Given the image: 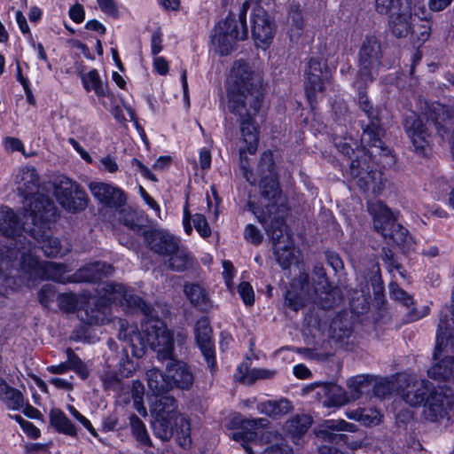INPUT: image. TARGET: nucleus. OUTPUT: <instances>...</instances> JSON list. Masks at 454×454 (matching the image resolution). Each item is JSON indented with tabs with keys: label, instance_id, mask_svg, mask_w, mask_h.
Wrapping results in <instances>:
<instances>
[{
	"label": "nucleus",
	"instance_id": "1",
	"mask_svg": "<svg viewBox=\"0 0 454 454\" xmlns=\"http://www.w3.org/2000/svg\"><path fill=\"white\" fill-rule=\"evenodd\" d=\"M104 289L109 301L139 309L144 315L141 330L145 336L138 332L137 325L125 326L123 323L121 324L119 339L124 342L123 351L126 356L130 353L140 358L149 345L157 353L158 360L164 362L169 358L174 349V334L154 314L153 308L122 284L106 283Z\"/></svg>",
	"mask_w": 454,
	"mask_h": 454
},
{
	"label": "nucleus",
	"instance_id": "2",
	"mask_svg": "<svg viewBox=\"0 0 454 454\" xmlns=\"http://www.w3.org/2000/svg\"><path fill=\"white\" fill-rule=\"evenodd\" d=\"M228 109L238 115L241 135L249 142L248 150L256 149V129L254 117L259 112L263 101L261 76L248 63L237 60L233 63L227 81Z\"/></svg>",
	"mask_w": 454,
	"mask_h": 454
},
{
	"label": "nucleus",
	"instance_id": "3",
	"mask_svg": "<svg viewBox=\"0 0 454 454\" xmlns=\"http://www.w3.org/2000/svg\"><path fill=\"white\" fill-rule=\"evenodd\" d=\"M29 213L25 210L24 223L21 224L15 212L7 207L0 208V234L7 239V243L0 247V296H4L9 289H13L17 285L16 278L12 275V270L16 265L20 252L29 251L32 244L26 235H29L25 230V224Z\"/></svg>",
	"mask_w": 454,
	"mask_h": 454
},
{
	"label": "nucleus",
	"instance_id": "4",
	"mask_svg": "<svg viewBox=\"0 0 454 454\" xmlns=\"http://www.w3.org/2000/svg\"><path fill=\"white\" fill-rule=\"evenodd\" d=\"M152 427L156 437L168 441L176 434V439L184 449L192 445L190 420L178 411L177 400L171 395H162L153 403Z\"/></svg>",
	"mask_w": 454,
	"mask_h": 454
},
{
	"label": "nucleus",
	"instance_id": "5",
	"mask_svg": "<svg viewBox=\"0 0 454 454\" xmlns=\"http://www.w3.org/2000/svg\"><path fill=\"white\" fill-rule=\"evenodd\" d=\"M28 211L27 220L31 219V224L27 222L24 230L41 244L44 254L48 257H62L68 254L71 250L68 243L63 245L58 238L48 235L50 224L57 215L54 202L43 198L31 203Z\"/></svg>",
	"mask_w": 454,
	"mask_h": 454
},
{
	"label": "nucleus",
	"instance_id": "6",
	"mask_svg": "<svg viewBox=\"0 0 454 454\" xmlns=\"http://www.w3.org/2000/svg\"><path fill=\"white\" fill-rule=\"evenodd\" d=\"M260 196L257 203L250 200L248 206L257 220L265 226L272 223L276 216L284 219L286 200L282 195L278 177L262 178L259 182Z\"/></svg>",
	"mask_w": 454,
	"mask_h": 454
},
{
	"label": "nucleus",
	"instance_id": "7",
	"mask_svg": "<svg viewBox=\"0 0 454 454\" xmlns=\"http://www.w3.org/2000/svg\"><path fill=\"white\" fill-rule=\"evenodd\" d=\"M250 7L248 1H244L239 10V28L233 17H227L217 23L212 32V43L221 55L230 54L236 47L237 42L247 37V12Z\"/></svg>",
	"mask_w": 454,
	"mask_h": 454
},
{
	"label": "nucleus",
	"instance_id": "8",
	"mask_svg": "<svg viewBox=\"0 0 454 454\" xmlns=\"http://www.w3.org/2000/svg\"><path fill=\"white\" fill-rule=\"evenodd\" d=\"M14 270L21 271L28 275V280L45 279L55 282L65 283V274L68 271L67 266L54 262H39L32 254V248L29 251L20 252V258L18 259Z\"/></svg>",
	"mask_w": 454,
	"mask_h": 454
},
{
	"label": "nucleus",
	"instance_id": "9",
	"mask_svg": "<svg viewBox=\"0 0 454 454\" xmlns=\"http://www.w3.org/2000/svg\"><path fill=\"white\" fill-rule=\"evenodd\" d=\"M53 193L59 204L68 213H80L87 207L90 199L84 189L66 176L53 180Z\"/></svg>",
	"mask_w": 454,
	"mask_h": 454
},
{
	"label": "nucleus",
	"instance_id": "10",
	"mask_svg": "<svg viewBox=\"0 0 454 454\" xmlns=\"http://www.w3.org/2000/svg\"><path fill=\"white\" fill-rule=\"evenodd\" d=\"M379 212L374 215V229L380 232L388 244H395L403 250H408L413 245L412 238L408 231L396 220L391 210L382 205H378Z\"/></svg>",
	"mask_w": 454,
	"mask_h": 454
},
{
	"label": "nucleus",
	"instance_id": "11",
	"mask_svg": "<svg viewBox=\"0 0 454 454\" xmlns=\"http://www.w3.org/2000/svg\"><path fill=\"white\" fill-rule=\"evenodd\" d=\"M381 42L375 35H367L358 52L357 78L364 83L373 81L381 65Z\"/></svg>",
	"mask_w": 454,
	"mask_h": 454
},
{
	"label": "nucleus",
	"instance_id": "12",
	"mask_svg": "<svg viewBox=\"0 0 454 454\" xmlns=\"http://www.w3.org/2000/svg\"><path fill=\"white\" fill-rule=\"evenodd\" d=\"M268 422V419L263 418L244 420L241 429L232 433L231 438L236 442H240L247 454H255L257 450H254V447L258 444L254 442L253 446H250L247 443L254 441L256 433L248 428L256 429L263 427L267 426ZM260 454H293V450L288 445L284 443L282 439H279L275 444L268 446Z\"/></svg>",
	"mask_w": 454,
	"mask_h": 454
},
{
	"label": "nucleus",
	"instance_id": "13",
	"mask_svg": "<svg viewBox=\"0 0 454 454\" xmlns=\"http://www.w3.org/2000/svg\"><path fill=\"white\" fill-rule=\"evenodd\" d=\"M264 229L272 240L278 262L283 269L289 268L295 259V254L293 240L286 233L285 220L281 216H276L272 223Z\"/></svg>",
	"mask_w": 454,
	"mask_h": 454
},
{
	"label": "nucleus",
	"instance_id": "14",
	"mask_svg": "<svg viewBox=\"0 0 454 454\" xmlns=\"http://www.w3.org/2000/svg\"><path fill=\"white\" fill-rule=\"evenodd\" d=\"M356 184L364 192L372 190L374 194L381 192L385 186L382 174L380 171L372 170L367 162L365 153L364 156H356L349 164L348 171Z\"/></svg>",
	"mask_w": 454,
	"mask_h": 454
},
{
	"label": "nucleus",
	"instance_id": "15",
	"mask_svg": "<svg viewBox=\"0 0 454 454\" xmlns=\"http://www.w3.org/2000/svg\"><path fill=\"white\" fill-rule=\"evenodd\" d=\"M454 335L447 337L442 345L438 343V333L436 334V346L434 352V358L439 360L428 370L430 378L438 380L451 381L454 376Z\"/></svg>",
	"mask_w": 454,
	"mask_h": 454
},
{
	"label": "nucleus",
	"instance_id": "16",
	"mask_svg": "<svg viewBox=\"0 0 454 454\" xmlns=\"http://www.w3.org/2000/svg\"><path fill=\"white\" fill-rule=\"evenodd\" d=\"M454 407V394L450 389L432 387L424 404L423 416L427 420L436 422L450 417Z\"/></svg>",
	"mask_w": 454,
	"mask_h": 454
},
{
	"label": "nucleus",
	"instance_id": "17",
	"mask_svg": "<svg viewBox=\"0 0 454 454\" xmlns=\"http://www.w3.org/2000/svg\"><path fill=\"white\" fill-rule=\"evenodd\" d=\"M305 90L310 104L316 101L317 92H323L331 82V71L322 59H310L306 70Z\"/></svg>",
	"mask_w": 454,
	"mask_h": 454
},
{
	"label": "nucleus",
	"instance_id": "18",
	"mask_svg": "<svg viewBox=\"0 0 454 454\" xmlns=\"http://www.w3.org/2000/svg\"><path fill=\"white\" fill-rule=\"evenodd\" d=\"M17 189L21 196L26 199L24 209L28 213L31 203L43 198L51 200L47 195L39 192V176L33 167L22 168L16 176Z\"/></svg>",
	"mask_w": 454,
	"mask_h": 454
},
{
	"label": "nucleus",
	"instance_id": "19",
	"mask_svg": "<svg viewBox=\"0 0 454 454\" xmlns=\"http://www.w3.org/2000/svg\"><path fill=\"white\" fill-rule=\"evenodd\" d=\"M88 188L93 198L105 207L117 209L126 203L123 191L112 184L90 182Z\"/></svg>",
	"mask_w": 454,
	"mask_h": 454
},
{
	"label": "nucleus",
	"instance_id": "20",
	"mask_svg": "<svg viewBox=\"0 0 454 454\" xmlns=\"http://www.w3.org/2000/svg\"><path fill=\"white\" fill-rule=\"evenodd\" d=\"M166 365L167 377H168L171 388L176 387L181 390H189L194 382V375L190 366L183 361L174 358V350Z\"/></svg>",
	"mask_w": 454,
	"mask_h": 454
},
{
	"label": "nucleus",
	"instance_id": "21",
	"mask_svg": "<svg viewBox=\"0 0 454 454\" xmlns=\"http://www.w3.org/2000/svg\"><path fill=\"white\" fill-rule=\"evenodd\" d=\"M404 129L414 150L419 154H426L430 145V134L422 120L411 113L404 119Z\"/></svg>",
	"mask_w": 454,
	"mask_h": 454
},
{
	"label": "nucleus",
	"instance_id": "22",
	"mask_svg": "<svg viewBox=\"0 0 454 454\" xmlns=\"http://www.w3.org/2000/svg\"><path fill=\"white\" fill-rule=\"evenodd\" d=\"M252 35L257 46L268 45L274 35V25L262 7H255L252 12Z\"/></svg>",
	"mask_w": 454,
	"mask_h": 454
},
{
	"label": "nucleus",
	"instance_id": "23",
	"mask_svg": "<svg viewBox=\"0 0 454 454\" xmlns=\"http://www.w3.org/2000/svg\"><path fill=\"white\" fill-rule=\"evenodd\" d=\"M427 120L432 121L437 130L438 135L448 140L451 144V149L454 147V128L452 129L451 112L441 104H434L430 106L427 114Z\"/></svg>",
	"mask_w": 454,
	"mask_h": 454
},
{
	"label": "nucleus",
	"instance_id": "24",
	"mask_svg": "<svg viewBox=\"0 0 454 454\" xmlns=\"http://www.w3.org/2000/svg\"><path fill=\"white\" fill-rule=\"evenodd\" d=\"M368 123L363 125V133L361 136V142L364 146L373 148V151H369L370 157L376 154L387 156L390 153L389 149L385 146L382 141L384 135L383 129L380 128L378 117L368 119Z\"/></svg>",
	"mask_w": 454,
	"mask_h": 454
},
{
	"label": "nucleus",
	"instance_id": "25",
	"mask_svg": "<svg viewBox=\"0 0 454 454\" xmlns=\"http://www.w3.org/2000/svg\"><path fill=\"white\" fill-rule=\"evenodd\" d=\"M400 381L406 383L402 390V398L411 406H419L425 404L433 385L426 380H417L414 377L400 379Z\"/></svg>",
	"mask_w": 454,
	"mask_h": 454
},
{
	"label": "nucleus",
	"instance_id": "26",
	"mask_svg": "<svg viewBox=\"0 0 454 454\" xmlns=\"http://www.w3.org/2000/svg\"><path fill=\"white\" fill-rule=\"evenodd\" d=\"M147 247L155 254L165 256L173 253L179 245L178 240L163 230H150L143 231Z\"/></svg>",
	"mask_w": 454,
	"mask_h": 454
},
{
	"label": "nucleus",
	"instance_id": "27",
	"mask_svg": "<svg viewBox=\"0 0 454 454\" xmlns=\"http://www.w3.org/2000/svg\"><path fill=\"white\" fill-rule=\"evenodd\" d=\"M212 329L207 318L202 317L198 320L195 326V335L197 344L200 347L208 366L214 369L215 365V353L212 343Z\"/></svg>",
	"mask_w": 454,
	"mask_h": 454
},
{
	"label": "nucleus",
	"instance_id": "28",
	"mask_svg": "<svg viewBox=\"0 0 454 454\" xmlns=\"http://www.w3.org/2000/svg\"><path fill=\"white\" fill-rule=\"evenodd\" d=\"M318 394H322L325 397L323 401L325 407H341L352 401L349 394L336 384L322 386Z\"/></svg>",
	"mask_w": 454,
	"mask_h": 454
},
{
	"label": "nucleus",
	"instance_id": "29",
	"mask_svg": "<svg viewBox=\"0 0 454 454\" xmlns=\"http://www.w3.org/2000/svg\"><path fill=\"white\" fill-rule=\"evenodd\" d=\"M113 267L106 262H96L84 266L75 273L76 278L84 282H96L111 275Z\"/></svg>",
	"mask_w": 454,
	"mask_h": 454
},
{
	"label": "nucleus",
	"instance_id": "30",
	"mask_svg": "<svg viewBox=\"0 0 454 454\" xmlns=\"http://www.w3.org/2000/svg\"><path fill=\"white\" fill-rule=\"evenodd\" d=\"M145 380L148 389L153 395H163L172 389L166 371L163 374L157 368L147 370L145 372Z\"/></svg>",
	"mask_w": 454,
	"mask_h": 454
},
{
	"label": "nucleus",
	"instance_id": "31",
	"mask_svg": "<svg viewBox=\"0 0 454 454\" xmlns=\"http://www.w3.org/2000/svg\"><path fill=\"white\" fill-rule=\"evenodd\" d=\"M416 20L418 19L407 11L396 12L395 14L390 15L389 26L393 35L398 38L406 37L410 35Z\"/></svg>",
	"mask_w": 454,
	"mask_h": 454
},
{
	"label": "nucleus",
	"instance_id": "32",
	"mask_svg": "<svg viewBox=\"0 0 454 454\" xmlns=\"http://www.w3.org/2000/svg\"><path fill=\"white\" fill-rule=\"evenodd\" d=\"M107 309L101 302H89L83 309L78 311V317L87 325H102L108 321Z\"/></svg>",
	"mask_w": 454,
	"mask_h": 454
},
{
	"label": "nucleus",
	"instance_id": "33",
	"mask_svg": "<svg viewBox=\"0 0 454 454\" xmlns=\"http://www.w3.org/2000/svg\"><path fill=\"white\" fill-rule=\"evenodd\" d=\"M184 292L191 303L202 311L213 308V303L207 290L198 284H185Z\"/></svg>",
	"mask_w": 454,
	"mask_h": 454
},
{
	"label": "nucleus",
	"instance_id": "34",
	"mask_svg": "<svg viewBox=\"0 0 454 454\" xmlns=\"http://www.w3.org/2000/svg\"><path fill=\"white\" fill-rule=\"evenodd\" d=\"M451 306L442 309L438 324V343L442 345L444 339L454 336V287L451 294Z\"/></svg>",
	"mask_w": 454,
	"mask_h": 454
},
{
	"label": "nucleus",
	"instance_id": "35",
	"mask_svg": "<svg viewBox=\"0 0 454 454\" xmlns=\"http://www.w3.org/2000/svg\"><path fill=\"white\" fill-rule=\"evenodd\" d=\"M0 400L8 409L19 411L24 407L22 393L12 387L4 379H0Z\"/></svg>",
	"mask_w": 454,
	"mask_h": 454
},
{
	"label": "nucleus",
	"instance_id": "36",
	"mask_svg": "<svg viewBox=\"0 0 454 454\" xmlns=\"http://www.w3.org/2000/svg\"><path fill=\"white\" fill-rule=\"evenodd\" d=\"M356 426L352 423H348L343 419H329L324 424V429L321 430L325 439L329 441H336L337 439H343L346 437L345 434H336L335 432L348 431L356 432Z\"/></svg>",
	"mask_w": 454,
	"mask_h": 454
},
{
	"label": "nucleus",
	"instance_id": "37",
	"mask_svg": "<svg viewBox=\"0 0 454 454\" xmlns=\"http://www.w3.org/2000/svg\"><path fill=\"white\" fill-rule=\"evenodd\" d=\"M293 406L291 403L285 398L279 400H269L257 404V410L260 413L265 414L273 419L279 418L291 411Z\"/></svg>",
	"mask_w": 454,
	"mask_h": 454
},
{
	"label": "nucleus",
	"instance_id": "38",
	"mask_svg": "<svg viewBox=\"0 0 454 454\" xmlns=\"http://www.w3.org/2000/svg\"><path fill=\"white\" fill-rule=\"evenodd\" d=\"M373 377L370 375H357L348 380L347 386L352 401L359 399L364 394L369 392L372 387Z\"/></svg>",
	"mask_w": 454,
	"mask_h": 454
},
{
	"label": "nucleus",
	"instance_id": "39",
	"mask_svg": "<svg viewBox=\"0 0 454 454\" xmlns=\"http://www.w3.org/2000/svg\"><path fill=\"white\" fill-rule=\"evenodd\" d=\"M50 423L59 433L70 436L76 435L75 427L72 424L66 414L59 409L51 410Z\"/></svg>",
	"mask_w": 454,
	"mask_h": 454
},
{
	"label": "nucleus",
	"instance_id": "40",
	"mask_svg": "<svg viewBox=\"0 0 454 454\" xmlns=\"http://www.w3.org/2000/svg\"><path fill=\"white\" fill-rule=\"evenodd\" d=\"M119 220L136 233H139L142 231L145 223V219L142 213L134 210L131 207L122 208L119 212Z\"/></svg>",
	"mask_w": 454,
	"mask_h": 454
},
{
	"label": "nucleus",
	"instance_id": "41",
	"mask_svg": "<svg viewBox=\"0 0 454 454\" xmlns=\"http://www.w3.org/2000/svg\"><path fill=\"white\" fill-rule=\"evenodd\" d=\"M164 257H168V259L164 262V264L168 269L174 271H183L186 270L191 261L187 252L181 248L179 245L173 253L168 254V255Z\"/></svg>",
	"mask_w": 454,
	"mask_h": 454
},
{
	"label": "nucleus",
	"instance_id": "42",
	"mask_svg": "<svg viewBox=\"0 0 454 454\" xmlns=\"http://www.w3.org/2000/svg\"><path fill=\"white\" fill-rule=\"evenodd\" d=\"M312 419L306 414L296 415L286 422V427L293 438L299 439L310 427Z\"/></svg>",
	"mask_w": 454,
	"mask_h": 454
},
{
	"label": "nucleus",
	"instance_id": "43",
	"mask_svg": "<svg viewBox=\"0 0 454 454\" xmlns=\"http://www.w3.org/2000/svg\"><path fill=\"white\" fill-rule=\"evenodd\" d=\"M82 81L86 90H94L98 97H105L106 95V87L101 81L96 69L82 74Z\"/></svg>",
	"mask_w": 454,
	"mask_h": 454
},
{
	"label": "nucleus",
	"instance_id": "44",
	"mask_svg": "<svg viewBox=\"0 0 454 454\" xmlns=\"http://www.w3.org/2000/svg\"><path fill=\"white\" fill-rule=\"evenodd\" d=\"M313 274L317 277V279L314 280V292L317 294H325L326 296L332 295L330 292L331 286L322 263L317 262L314 265Z\"/></svg>",
	"mask_w": 454,
	"mask_h": 454
},
{
	"label": "nucleus",
	"instance_id": "45",
	"mask_svg": "<svg viewBox=\"0 0 454 454\" xmlns=\"http://www.w3.org/2000/svg\"><path fill=\"white\" fill-rule=\"evenodd\" d=\"M257 175L260 176V179L278 177L271 152L266 151L261 155L260 161L257 166Z\"/></svg>",
	"mask_w": 454,
	"mask_h": 454
},
{
	"label": "nucleus",
	"instance_id": "46",
	"mask_svg": "<svg viewBox=\"0 0 454 454\" xmlns=\"http://www.w3.org/2000/svg\"><path fill=\"white\" fill-rule=\"evenodd\" d=\"M129 424L132 431V434L137 442L141 444L151 446L152 441L147 433L145 425L144 422L135 414L129 417Z\"/></svg>",
	"mask_w": 454,
	"mask_h": 454
},
{
	"label": "nucleus",
	"instance_id": "47",
	"mask_svg": "<svg viewBox=\"0 0 454 454\" xmlns=\"http://www.w3.org/2000/svg\"><path fill=\"white\" fill-rule=\"evenodd\" d=\"M241 376L235 377L241 382L245 384H252L256 380L260 379H269L271 378L274 374L273 372L266 370V369H252L250 371L247 370V367L245 366V371L243 372V365L238 368Z\"/></svg>",
	"mask_w": 454,
	"mask_h": 454
},
{
	"label": "nucleus",
	"instance_id": "48",
	"mask_svg": "<svg viewBox=\"0 0 454 454\" xmlns=\"http://www.w3.org/2000/svg\"><path fill=\"white\" fill-rule=\"evenodd\" d=\"M290 26V37L292 40L298 39L303 29V18L299 6H292L288 15Z\"/></svg>",
	"mask_w": 454,
	"mask_h": 454
},
{
	"label": "nucleus",
	"instance_id": "49",
	"mask_svg": "<svg viewBox=\"0 0 454 454\" xmlns=\"http://www.w3.org/2000/svg\"><path fill=\"white\" fill-rule=\"evenodd\" d=\"M67 363L68 369L75 372L82 379L89 376V369L86 364L70 348H67Z\"/></svg>",
	"mask_w": 454,
	"mask_h": 454
},
{
	"label": "nucleus",
	"instance_id": "50",
	"mask_svg": "<svg viewBox=\"0 0 454 454\" xmlns=\"http://www.w3.org/2000/svg\"><path fill=\"white\" fill-rule=\"evenodd\" d=\"M242 137H244L242 135ZM243 139H245V137H243ZM244 142L247 144V148H240L239 149V160H240V168L242 169V173H243V176L244 177L246 178V180L251 184H254L256 183V177L254 176L252 170L250 169V167H249V162H248V159H247V152L249 153L250 154H254L256 151L253 152V153H250L249 150H248V146H249V142H247L246 140H244ZM256 144L258 143V137L256 136ZM257 150V148L255 149Z\"/></svg>",
	"mask_w": 454,
	"mask_h": 454
},
{
	"label": "nucleus",
	"instance_id": "51",
	"mask_svg": "<svg viewBox=\"0 0 454 454\" xmlns=\"http://www.w3.org/2000/svg\"><path fill=\"white\" fill-rule=\"evenodd\" d=\"M431 26L428 20H416L411 27L410 35L418 42H425L430 35Z\"/></svg>",
	"mask_w": 454,
	"mask_h": 454
},
{
	"label": "nucleus",
	"instance_id": "52",
	"mask_svg": "<svg viewBox=\"0 0 454 454\" xmlns=\"http://www.w3.org/2000/svg\"><path fill=\"white\" fill-rule=\"evenodd\" d=\"M309 295V294H304L300 290L298 293L292 288L287 290L285 295V304L294 311H298L304 306L305 297Z\"/></svg>",
	"mask_w": 454,
	"mask_h": 454
},
{
	"label": "nucleus",
	"instance_id": "53",
	"mask_svg": "<svg viewBox=\"0 0 454 454\" xmlns=\"http://www.w3.org/2000/svg\"><path fill=\"white\" fill-rule=\"evenodd\" d=\"M401 7V0H375L376 11L380 14L394 15Z\"/></svg>",
	"mask_w": 454,
	"mask_h": 454
},
{
	"label": "nucleus",
	"instance_id": "54",
	"mask_svg": "<svg viewBox=\"0 0 454 454\" xmlns=\"http://www.w3.org/2000/svg\"><path fill=\"white\" fill-rule=\"evenodd\" d=\"M380 256L388 271L392 272L395 270L402 278H405L403 266L395 261V255L390 249L383 247Z\"/></svg>",
	"mask_w": 454,
	"mask_h": 454
},
{
	"label": "nucleus",
	"instance_id": "55",
	"mask_svg": "<svg viewBox=\"0 0 454 454\" xmlns=\"http://www.w3.org/2000/svg\"><path fill=\"white\" fill-rule=\"evenodd\" d=\"M360 82L362 81L357 79L356 85L358 89V104L360 108L364 112L368 119L376 118L377 112L371 104L366 93L362 90Z\"/></svg>",
	"mask_w": 454,
	"mask_h": 454
},
{
	"label": "nucleus",
	"instance_id": "56",
	"mask_svg": "<svg viewBox=\"0 0 454 454\" xmlns=\"http://www.w3.org/2000/svg\"><path fill=\"white\" fill-rule=\"evenodd\" d=\"M57 302L60 309L71 312L78 305V299L74 294H60L57 296Z\"/></svg>",
	"mask_w": 454,
	"mask_h": 454
},
{
	"label": "nucleus",
	"instance_id": "57",
	"mask_svg": "<svg viewBox=\"0 0 454 454\" xmlns=\"http://www.w3.org/2000/svg\"><path fill=\"white\" fill-rule=\"evenodd\" d=\"M330 331L332 337L336 340H342L348 338L351 333V329L347 325H343L340 319H334L333 321Z\"/></svg>",
	"mask_w": 454,
	"mask_h": 454
},
{
	"label": "nucleus",
	"instance_id": "58",
	"mask_svg": "<svg viewBox=\"0 0 454 454\" xmlns=\"http://www.w3.org/2000/svg\"><path fill=\"white\" fill-rule=\"evenodd\" d=\"M391 296L402 302L407 308H410L413 304L412 297L406 293L404 290L400 288L397 284L391 283L389 286Z\"/></svg>",
	"mask_w": 454,
	"mask_h": 454
},
{
	"label": "nucleus",
	"instance_id": "59",
	"mask_svg": "<svg viewBox=\"0 0 454 454\" xmlns=\"http://www.w3.org/2000/svg\"><path fill=\"white\" fill-rule=\"evenodd\" d=\"M103 383L106 389L115 393H122L124 390L128 391V388L125 387L122 381L115 374H106L103 378Z\"/></svg>",
	"mask_w": 454,
	"mask_h": 454
},
{
	"label": "nucleus",
	"instance_id": "60",
	"mask_svg": "<svg viewBox=\"0 0 454 454\" xmlns=\"http://www.w3.org/2000/svg\"><path fill=\"white\" fill-rule=\"evenodd\" d=\"M192 223L196 231L203 238H207L211 234V229L207 222L206 217L201 214H195L192 216Z\"/></svg>",
	"mask_w": 454,
	"mask_h": 454
},
{
	"label": "nucleus",
	"instance_id": "61",
	"mask_svg": "<svg viewBox=\"0 0 454 454\" xmlns=\"http://www.w3.org/2000/svg\"><path fill=\"white\" fill-rule=\"evenodd\" d=\"M360 415V422L365 426L378 425L381 419L380 413L373 409H362Z\"/></svg>",
	"mask_w": 454,
	"mask_h": 454
},
{
	"label": "nucleus",
	"instance_id": "62",
	"mask_svg": "<svg viewBox=\"0 0 454 454\" xmlns=\"http://www.w3.org/2000/svg\"><path fill=\"white\" fill-rule=\"evenodd\" d=\"M238 292L247 306H251L254 302V294L253 287L248 282H241L239 285Z\"/></svg>",
	"mask_w": 454,
	"mask_h": 454
},
{
	"label": "nucleus",
	"instance_id": "63",
	"mask_svg": "<svg viewBox=\"0 0 454 454\" xmlns=\"http://www.w3.org/2000/svg\"><path fill=\"white\" fill-rule=\"evenodd\" d=\"M244 238L247 241L254 245H259L262 243L263 236L257 227L253 224H247L245 227Z\"/></svg>",
	"mask_w": 454,
	"mask_h": 454
},
{
	"label": "nucleus",
	"instance_id": "64",
	"mask_svg": "<svg viewBox=\"0 0 454 454\" xmlns=\"http://www.w3.org/2000/svg\"><path fill=\"white\" fill-rule=\"evenodd\" d=\"M55 295V287L52 285H45L43 286L39 293H38V300L39 302L44 306L47 307L53 300V297Z\"/></svg>",
	"mask_w": 454,
	"mask_h": 454
}]
</instances>
